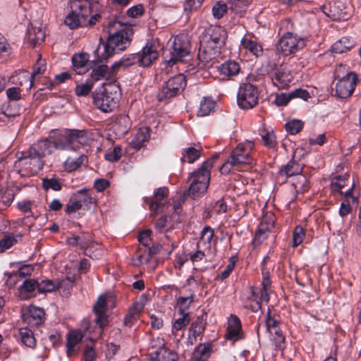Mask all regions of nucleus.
Here are the masks:
<instances>
[{
  "label": "nucleus",
  "instance_id": "338daca9",
  "mask_svg": "<svg viewBox=\"0 0 361 361\" xmlns=\"http://www.w3.org/2000/svg\"><path fill=\"white\" fill-rule=\"evenodd\" d=\"M1 111L8 117H15L19 115V109L12 107L10 103H4L1 106Z\"/></svg>",
  "mask_w": 361,
  "mask_h": 361
},
{
  "label": "nucleus",
  "instance_id": "49530a36",
  "mask_svg": "<svg viewBox=\"0 0 361 361\" xmlns=\"http://www.w3.org/2000/svg\"><path fill=\"white\" fill-rule=\"evenodd\" d=\"M20 336L22 343L29 348H34L36 345V340L33 332L27 329L23 328L20 329Z\"/></svg>",
  "mask_w": 361,
  "mask_h": 361
},
{
  "label": "nucleus",
  "instance_id": "13d9d810",
  "mask_svg": "<svg viewBox=\"0 0 361 361\" xmlns=\"http://www.w3.org/2000/svg\"><path fill=\"white\" fill-rule=\"evenodd\" d=\"M303 127V123L300 120H293L286 124V130L292 135L298 133Z\"/></svg>",
  "mask_w": 361,
  "mask_h": 361
},
{
  "label": "nucleus",
  "instance_id": "f03ea898",
  "mask_svg": "<svg viewBox=\"0 0 361 361\" xmlns=\"http://www.w3.org/2000/svg\"><path fill=\"white\" fill-rule=\"evenodd\" d=\"M109 37L104 46V53L102 58L107 59L113 55L116 51L124 50L130 42V37L133 30L130 27L123 26L118 21H111L106 28Z\"/></svg>",
  "mask_w": 361,
  "mask_h": 361
},
{
  "label": "nucleus",
  "instance_id": "1a4fd4ad",
  "mask_svg": "<svg viewBox=\"0 0 361 361\" xmlns=\"http://www.w3.org/2000/svg\"><path fill=\"white\" fill-rule=\"evenodd\" d=\"M190 41L185 35H179L174 37L171 58L166 61V68L172 67L177 62H183L190 54Z\"/></svg>",
  "mask_w": 361,
  "mask_h": 361
},
{
  "label": "nucleus",
  "instance_id": "c9c22d12",
  "mask_svg": "<svg viewBox=\"0 0 361 361\" xmlns=\"http://www.w3.org/2000/svg\"><path fill=\"white\" fill-rule=\"evenodd\" d=\"M73 65L78 74L84 73L85 67L89 62V54L87 53L75 54L72 58Z\"/></svg>",
  "mask_w": 361,
  "mask_h": 361
},
{
  "label": "nucleus",
  "instance_id": "0eeeda50",
  "mask_svg": "<svg viewBox=\"0 0 361 361\" xmlns=\"http://www.w3.org/2000/svg\"><path fill=\"white\" fill-rule=\"evenodd\" d=\"M115 305V299L111 294H102L99 295L93 306V312L95 314L94 322L99 326L100 330L99 336L102 335L103 329L109 324V316L106 314L108 307L113 308Z\"/></svg>",
  "mask_w": 361,
  "mask_h": 361
},
{
  "label": "nucleus",
  "instance_id": "a878e982",
  "mask_svg": "<svg viewBox=\"0 0 361 361\" xmlns=\"http://www.w3.org/2000/svg\"><path fill=\"white\" fill-rule=\"evenodd\" d=\"M241 324L238 317L231 314L228 321L227 332L226 338L229 340L236 341L241 338Z\"/></svg>",
  "mask_w": 361,
  "mask_h": 361
},
{
  "label": "nucleus",
  "instance_id": "f257e3e1",
  "mask_svg": "<svg viewBox=\"0 0 361 361\" xmlns=\"http://www.w3.org/2000/svg\"><path fill=\"white\" fill-rule=\"evenodd\" d=\"M225 31L220 26H214L207 30L200 39L198 59L203 66L209 68L220 54L224 44Z\"/></svg>",
  "mask_w": 361,
  "mask_h": 361
},
{
  "label": "nucleus",
  "instance_id": "a211bd4d",
  "mask_svg": "<svg viewBox=\"0 0 361 361\" xmlns=\"http://www.w3.org/2000/svg\"><path fill=\"white\" fill-rule=\"evenodd\" d=\"M271 78L273 84L279 89H285L293 81V77L288 67L286 65H281L273 69L271 72Z\"/></svg>",
  "mask_w": 361,
  "mask_h": 361
},
{
  "label": "nucleus",
  "instance_id": "4c0bfd02",
  "mask_svg": "<svg viewBox=\"0 0 361 361\" xmlns=\"http://www.w3.org/2000/svg\"><path fill=\"white\" fill-rule=\"evenodd\" d=\"M114 127L118 134H126L130 128V118L125 114L120 115L116 118Z\"/></svg>",
  "mask_w": 361,
  "mask_h": 361
},
{
  "label": "nucleus",
  "instance_id": "ea45409f",
  "mask_svg": "<svg viewBox=\"0 0 361 361\" xmlns=\"http://www.w3.org/2000/svg\"><path fill=\"white\" fill-rule=\"evenodd\" d=\"M35 289L38 290V282L35 279L25 280L23 285L20 286V297L23 300L29 298L28 294L33 292Z\"/></svg>",
  "mask_w": 361,
  "mask_h": 361
},
{
  "label": "nucleus",
  "instance_id": "4be33fe9",
  "mask_svg": "<svg viewBox=\"0 0 361 361\" xmlns=\"http://www.w3.org/2000/svg\"><path fill=\"white\" fill-rule=\"evenodd\" d=\"M46 71V61L42 59L41 56L38 59L36 63L33 67V71L31 75L27 71H22L19 74V79H22L19 81V85L23 86V85H27L29 88L32 87L33 85V78L35 76L42 74Z\"/></svg>",
  "mask_w": 361,
  "mask_h": 361
},
{
  "label": "nucleus",
  "instance_id": "4d7b16f0",
  "mask_svg": "<svg viewBox=\"0 0 361 361\" xmlns=\"http://www.w3.org/2000/svg\"><path fill=\"white\" fill-rule=\"evenodd\" d=\"M293 180V185L297 192H304L307 190L306 177L300 173Z\"/></svg>",
  "mask_w": 361,
  "mask_h": 361
},
{
  "label": "nucleus",
  "instance_id": "412c9836",
  "mask_svg": "<svg viewBox=\"0 0 361 361\" xmlns=\"http://www.w3.org/2000/svg\"><path fill=\"white\" fill-rule=\"evenodd\" d=\"M217 156L212 157L202 163L201 166L192 173L190 174L192 181L196 183L205 182V185L209 186L210 181V171L214 166V163Z\"/></svg>",
  "mask_w": 361,
  "mask_h": 361
},
{
  "label": "nucleus",
  "instance_id": "f3484780",
  "mask_svg": "<svg viewBox=\"0 0 361 361\" xmlns=\"http://www.w3.org/2000/svg\"><path fill=\"white\" fill-rule=\"evenodd\" d=\"M275 221L276 217L273 212H266L264 213L255 233V244H260L267 238L271 228L274 227Z\"/></svg>",
  "mask_w": 361,
  "mask_h": 361
},
{
  "label": "nucleus",
  "instance_id": "37998d69",
  "mask_svg": "<svg viewBox=\"0 0 361 361\" xmlns=\"http://www.w3.org/2000/svg\"><path fill=\"white\" fill-rule=\"evenodd\" d=\"M87 157L81 154L78 157H69L63 163V166L66 171L68 172L73 171L79 168Z\"/></svg>",
  "mask_w": 361,
  "mask_h": 361
},
{
  "label": "nucleus",
  "instance_id": "4468645a",
  "mask_svg": "<svg viewBox=\"0 0 361 361\" xmlns=\"http://www.w3.org/2000/svg\"><path fill=\"white\" fill-rule=\"evenodd\" d=\"M94 105L104 112H111L118 106V97L116 92L104 90L97 92L93 97Z\"/></svg>",
  "mask_w": 361,
  "mask_h": 361
},
{
  "label": "nucleus",
  "instance_id": "680f3d73",
  "mask_svg": "<svg viewBox=\"0 0 361 361\" xmlns=\"http://www.w3.org/2000/svg\"><path fill=\"white\" fill-rule=\"evenodd\" d=\"M42 185L44 190L51 189L59 191L61 189V185L56 178H44L42 180Z\"/></svg>",
  "mask_w": 361,
  "mask_h": 361
},
{
  "label": "nucleus",
  "instance_id": "cd10ccee",
  "mask_svg": "<svg viewBox=\"0 0 361 361\" xmlns=\"http://www.w3.org/2000/svg\"><path fill=\"white\" fill-rule=\"evenodd\" d=\"M155 255V252H152V249L146 246H140L133 259V264L139 267L144 263H147L151 257Z\"/></svg>",
  "mask_w": 361,
  "mask_h": 361
},
{
  "label": "nucleus",
  "instance_id": "423d86ee",
  "mask_svg": "<svg viewBox=\"0 0 361 361\" xmlns=\"http://www.w3.org/2000/svg\"><path fill=\"white\" fill-rule=\"evenodd\" d=\"M88 142L87 134L84 130H70L59 135L56 140V149H77Z\"/></svg>",
  "mask_w": 361,
  "mask_h": 361
},
{
  "label": "nucleus",
  "instance_id": "39448f33",
  "mask_svg": "<svg viewBox=\"0 0 361 361\" xmlns=\"http://www.w3.org/2000/svg\"><path fill=\"white\" fill-rule=\"evenodd\" d=\"M54 149H56V140L51 142L49 139L40 140L32 145L26 155L25 153L23 152L16 154L17 161L15 162V166L16 167L20 166V163L24 161H25V164H30V163L27 161V159L44 157L50 154Z\"/></svg>",
  "mask_w": 361,
  "mask_h": 361
},
{
  "label": "nucleus",
  "instance_id": "72a5a7b5",
  "mask_svg": "<svg viewBox=\"0 0 361 361\" xmlns=\"http://www.w3.org/2000/svg\"><path fill=\"white\" fill-rule=\"evenodd\" d=\"M149 139V131L148 128L140 129L131 140V146L135 149H140Z\"/></svg>",
  "mask_w": 361,
  "mask_h": 361
},
{
  "label": "nucleus",
  "instance_id": "e433bc0d",
  "mask_svg": "<svg viewBox=\"0 0 361 361\" xmlns=\"http://www.w3.org/2000/svg\"><path fill=\"white\" fill-rule=\"evenodd\" d=\"M208 186L205 182L196 183L192 181L188 190V195L192 199L199 198L202 196L207 190Z\"/></svg>",
  "mask_w": 361,
  "mask_h": 361
},
{
  "label": "nucleus",
  "instance_id": "c756f323",
  "mask_svg": "<svg viewBox=\"0 0 361 361\" xmlns=\"http://www.w3.org/2000/svg\"><path fill=\"white\" fill-rule=\"evenodd\" d=\"M27 38L32 47H36L44 42L45 32L40 27H32L27 31Z\"/></svg>",
  "mask_w": 361,
  "mask_h": 361
},
{
  "label": "nucleus",
  "instance_id": "3c124183",
  "mask_svg": "<svg viewBox=\"0 0 361 361\" xmlns=\"http://www.w3.org/2000/svg\"><path fill=\"white\" fill-rule=\"evenodd\" d=\"M214 105L215 104L213 101L204 98L200 102L197 115L199 116H205L208 115L214 108Z\"/></svg>",
  "mask_w": 361,
  "mask_h": 361
},
{
  "label": "nucleus",
  "instance_id": "bf43d9fd",
  "mask_svg": "<svg viewBox=\"0 0 361 361\" xmlns=\"http://www.w3.org/2000/svg\"><path fill=\"white\" fill-rule=\"evenodd\" d=\"M93 82H86L85 83L78 85L75 87V94L78 97L87 96L91 92Z\"/></svg>",
  "mask_w": 361,
  "mask_h": 361
},
{
  "label": "nucleus",
  "instance_id": "69168bd1",
  "mask_svg": "<svg viewBox=\"0 0 361 361\" xmlns=\"http://www.w3.org/2000/svg\"><path fill=\"white\" fill-rule=\"evenodd\" d=\"M194 300V295H190L189 296L186 297H179L177 303L180 306V311L181 312V314L183 313V311L185 309L188 308L190 305L193 302Z\"/></svg>",
  "mask_w": 361,
  "mask_h": 361
},
{
  "label": "nucleus",
  "instance_id": "c03bdc74",
  "mask_svg": "<svg viewBox=\"0 0 361 361\" xmlns=\"http://www.w3.org/2000/svg\"><path fill=\"white\" fill-rule=\"evenodd\" d=\"M212 353V345L210 343L200 344L194 351V356L197 360L207 359Z\"/></svg>",
  "mask_w": 361,
  "mask_h": 361
},
{
  "label": "nucleus",
  "instance_id": "6e6552de",
  "mask_svg": "<svg viewBox=\"0 0 361 361\" xmlns=\"http://www.w3.org/2000/svg\"><path fill=\"white\" fill-rule=\"evenodd\" d=\"M345 69V66L340 65L335 71L336 78H340L336 85V94L342 99L347 98L353 94L357 82V76L353 72L347 73L344 76L341 75V73Z\"/></svg>",
  "mask_w": 361,
  "mask_h": 361
},
{
  "label": "nucleus",
  "instance_id": "58836bf2",
  "mask_svg": "<svg viewBox=\"0 0 361 361\" xmlns=\"http://www.w3.org/2000/svg\"><path fill=\"white\" fill-rule=\"evenodd\" d=\"M354 46V42L348 37H343L331 46V51L336 54H342L350 50Z\"/></svg>",
  "mask_w": 361,
  "mask_h": 361
},
{
  "label": "nucleus",
  "instance_id": "ddd939ff",
  "mask_svg": "<svg viewBox=\"0 0 361 361\" xmlns=\"http://www.w3.org/2000/svg\"><path fill=\"white\" fill-rule=\"evenodd\" d=\"M95 200L90 195L87 190L82 189L71 197L66 205V212L71 214L79 209H88L91 204H94Z\"/></svg>",
  "mask_w": 361,
  "mask_h": 361
},
{
  "label": "nucleus",
  "instance_id": "6ab92c4d",
  "mask_svg": "<svg viewBox=\"0 0 361 361\" xmlns=\"http://www.w3.org/2000/svg\"><path fill=\"white\" fill-rule=\"evenodd\" d=\"M22 318L30 326H37L44 322L45 312L41 307L30 305L23 310Z\"/></svg>",
  "mask_w": 361,
  "mask_h": 361
},
{
  "label": "nucleus",
  "instance_id": "052dcab7",
  "mask_svg": "<svg viewBox=\"0 0 361 361\" xmlns=\"http://www.w3.org/2000/svg\"><path fill=\"white\" fill-rule=\"evenodd\" d=\"M228 10L227 5L222 2H216L212 8V13L214 18L220 19Z\"/></svg>",
  "mask_w": 361,
  "mask_h": 361
},
{
  "label": "nucleus",
  "instance_id": "603ef678",
  "mask_svg": "<svg viewBox=\"0 0 361 361\" xmlns=\"http://www.w3.org/2000/svg\"><path fill=\"white\" fill-rule=\"evenodd\" d=\"M252 0H231L230 8L236 13H241L245 11L247 6L251 3Z\"/></svg>",
  "mask_w": 361,
  "mask_h": 361
},
{
  "label": "nucleus",
  "instance_id": "b1692460",
  "mask_svg": "<svg viewBox=\"0 0 361 361\" xmlns=\"http://www.w3.org/2000/svg\"><path fill=\"white\" fill-rule=\"evenodd\" d=\"M168 194V188L165 187L158 188L154 192L152 201L149 203V209L156 214L162 212L164 207L168 205L165 200Z\"/></svg>",
  "mask_w": 361,
  "mask_h": 361
},
{
  "label": "nucleus",
  "instance_id": "393cba45",
  "mask_svg": "<svg viewBox=\"0 0 361 361\" xmlns=\"http://www.w3.org/2000/svg\"><path fill=\"white\" fill-rule=\"evenodd\" d=\"M116 73L115 69H113V65L111 68L106 65L100 64L96 65L92 68L90 73L92 82H97L101 80H110Z\"/></svg>",
  "mask_w": 361,
  "mask_h": 361
},
{
  "label": "nucleus",
  "instance_id": "a19ab883",
  "mask_svg": "<svg viewBox=\"0 0 361 361\" xmlns=\"http://www.w3.org/2000/svg\"><path fill=\"white\" fill-rule=\"evenodd\" d=\"M83 335L78 331L70 332L67 337L66 350L68 356L74 350L75 345L82 339Z\"/></svg>",
  "mask_w": 361,
  "mask_h": 361
},
{
  "label": "nucleus",
  "instance_id": "20e7f679",
  "mask_svg": "<svg viewBox=\"0 0 361 361\" xmlns=\"http://www.w3.org/2000/svg\"><path fill=\"white\" fill-rule=\"evenodd\" d=\"M71 8V13L65 19L66 25L71 29L87 26L85 17L92 13L90 2L88 0H73Z\"/></svg>",
  "mask_w": 361,
  "mask_h": 361
},
{
  "label": "nucleus",
  "instance_id": "bb28decb",
  "mask_svg": "<svg viewBox=\"0 0 361 361\" xmlns=\"http://www.w3.org/2000/svg\"><path fill=\"white\" fill-rule=\"evenodd\" d=\"M149 355L152 361H176L178 357L176 352L165 347L153 350Z\"/></svg>",
  "mask_w": 361,
  "mask_h": 361
},
{
  "label": "nucleus",
  "instance_id": "aec40b11",
  "mask_svg": "<svg viewBox=\"0 0 361 361\" xmlns=\"http://www.w3.org/2000/svg\"><path fill=\"white\" fill-rule=\"evenodd\" d=\"M322 9L326 16L334 20H346L350 16V13L340 1L335 2L333 5L323 6Z\"/></svg>",
  "mask_w": 361,
  "mask_h": 361
},
{
  "label": "nucleus",
  "instance_id": "dca6fc26",
  "mask_svg": "<svg viewBox=\"0 0 361 361\" xmlns=\"http://www.w3.org/2000/svg\"><path fill=\"white\" fill-rule=\"evenodd\" d=\"M67 243L70 245H79L81 249L84 250L85 255L91 258H99L101 255V245L90 242L85 238L73 236L67 238Z\"/></svg>",
  "mask_w": 361,
  "mask_h": 361
},
{
  "label": "nucleus",
  "instance_id": "7c9ffc66",
  "mask_svg": "<svg viewBox=\"0 0 361 361\" xmlns=\"http://www.w3.org/2000/svg\"><path fill=\"white\" fill-rule=\"evenodd\" d=\"M143 308L144 307L142 303L134 302L124 318V324L130 326L138 319Z\"/></svg>",
  "mask_w": 361,
  "mask_h": 361
},
{
  "label": "nucleus",
  "instance_id": "09e8293b",
  "mask_svg": "<svg viewBox=\"0 0 361 361\" xmlns=\"http://www.w3.org/2000/svg\"><path fill=\"white\" fill-rule=\"evenodd\" d=\"M302 171V169L299 164L294 161H290L286 166L280 169V173L287 176L299 175Z\"/></svg>",
  "mask_w": 361,
  "mask_h": 361
},
{
  "label": "nucleus",
  "instance_id": "e2e57ef3",
  "mask_svg": "<svg viewBox=\"0 0 361 361\" xmlns=\"http://www.w3.org/2000/svg\"><path fill=\"white\" fill-rule=\"evenodd\" d=\"M305 232L302 226H297L293 235V247L298 246L303 240Z\"/></svg>",
  "mask_w": 361,
  "mask_h": 361
},
{
  "label": "nucleus",
  "instance_id": "f704fd0d",
  "mask_svg": "<svg viewBox=\"0 0 361 361\" xmlns=\"http://www.w3.org/2000/svg\"><path fill=\"white\" fill-rule=\"evenodd\" d=\"M202 147L195 148L194 147H189L185 148L182 151L181 162L192 164L200 157Z\"/></svg>",
  "mask_w": 361,
  "mask_h": 361
},
{
  "label": "nucleus",
  "instance_id": "473e14b6",
  "mask_svg": "<svg viewBox=\"0 0 361 361\" xmlns=\"http://www.w3.org/2000/svg\"><path fill=\"white\" fill-rule=\"evenodd\" d=\"M268 289L264 288H257L255 287H251L250 290L252 293V297L254 298L253 300H256L255 305H252V308L254 311L259 309L261 307V302L265 301L268 302L269 300V295L267 291Z\"/></svg>",
  "mask_w": 361,
  "mask_h": 361
},
{
  "label": "nucleus",
  "instance_id": "6e6d98bb",
  "mask_svg": "<svg viewBox=\"0 0 361 361\" xmlns=\"http://www.w3.org/2000/svg\"><path fill=\"white\" fill-rule=\"evenodd\" d=\"M262 139L264 145L269 148L274 147L276 145V137L273 131H267L263 130L262 133Z\"/></svg>",
  "mask_w": 361,
  "mask_h": 361
},
{
  "label": "nucleus",
  "instance_id": "5fc2aeb1",
  "mask_svg": "<svg viewBox=\"0 0 361 361\" xmlns=\"http://www.w3.org/2000/svg\"><path fill=\"white\" fill-rule=\"evenodd\" d=\"M279 323V316L271 314V310L269 309L266 318V326L269 332H272L273 329H277Z\"/></svg>",
  "mask_w": 361,
  "mask_h": 361
},
{
  "label": "nucleus",
  "instance_id": "7ed1b4c3",
  "mask_svg": "<svg viewBox=\"0 0 361 361\" xmlns=\"http://www.w3.org/2000/svg\"><path fill=\"white\" fill-rule=\"evenodd\" d=\"M254 147V143L249 140L238 144L231 152L228 161L221 166V172L228 173L232 169L242 170L244 166L251 165L253 159L250 153Z\"/></svg>",
  "mask_w": 361,
  "mask_h": 361
},
{
  "label": "nucleus",
  "instance_id": "f8f14e48",
  "mask_svg": "<svg viewBox=\"0 0 361 361\" xmlns=\"http://www.w3.org/2000/svg\"><path fill=\"white\" fill-rule=\"evenodd\" d=\"M305 46V40L302 38L287 32L279 39L276 44V49L286 56H288L298 51Z\"/></svg>",
  "mask_w": 361,
  "mask_h": 361
},
{
  "label": "nucleus",
  "instance_id": "c85d7f7f",
  "mask_svg": "<svg viewBox=\"0 0 361 361\" xmlns=\"http://www.w3.org/2000/svg\"><path fill=\"white\" fill-rule=\"evenodd\" d=\"M214 235V231L209 226H206L203 228L200 233V237L197 243V245L202 247L203 250H211V243Z\"/></svg>",
  "mask_w": 361,
  "mask_h": 361
},
{
  "label": "nucleus",
  "instance_id": "8fccbe9b",
  "mask_svg": "<svg viewBox=\"0 0 361 361\" xmlns=\"http://www.w3.org/2000/svg\"><path fill=\"white\" fill-rule=\"evenodd\" d=\"M61 287V283L56 284L51 280H43L40 283L38 282L39 293L51 292Z\"/></svg>",
  "mask_w": 361,
  "mask_h": 361
},
{
  "label": "nucleus",
  "instance_id": "774afa93",
  "mask_svg": "<svg viewBox=\"0 0 361 361\" xmlns=\"http://www.w3.org/2000/svg\"><path fill=\"white\" fill-rule=\"evenodd\" d=\"M121 147L119 146H116L114 148L113 151L109 152L105 154V158L106 160L110 161H116L121 158Z\"/></svg>",
  "mask_w": 361,
  "mask_h": 361
},
{
  "label": "nucleus",
  "instance_id": "9d476101",
  "mask_svg": "<svg viewBox=\"0 0 361 361\" xmlns=\"http://www.w3.org/2000/svg\"><path fill=\"white\" fill-rule=\"evenodd\" d=\"M259 99V92L256 86L250 83L242 84L238 92L237 102L243 109H252Z\"/></svg>",
  "mask_w": 361,
  "mask_h": 361
},
{
  "label": "nucleus",
  "instance_id": "864d4df0",
  "mask_svg": "<svg viewBox=\"0 0 361 361\" xmlns=\"http://www.w3.org/2000/svg\"><path fill=\"white\" fill-rule=\"evenodd\" d=\"M209 252V250H203L202 247H200V245H197L196 251L190 254V259L192 262V263L202 262L204 259H205L207 254H208Z\"/></svg>",
  "mask_w": 361,
  "mask_h": 361
},
{
  "label": "nucleus",
  "instance_id": "2f4dec72",
  "mask_svg": "<svg viewBox=\"0 0 361 361\" xmlns=\"http://www.w3.org/2000/svg\"><path fill=\"white\" fill-rule=\"evenodd\" d=\"M240 68L238 63L235 61H228L219 67L220 73L228 78L235 76L240 72Z\"/></svg>",
  "mask_w": 361,
  "mask_h": 361
},
{
  "label": "nucleus",
  "instance_id": "79ce46f5",
  "mask_svg": "<svg viewBox=\"0 0 361 361\" xmlns=\"http://www.w3.org/2000/svg\"><path fill=\"white\" fill-rule=\"evenodd\" d=\"M241 43L245 49L249 50L256 56H258L262 53V46L255 40L245 37L242 39Z\"/></svg>",
  "mask_w": 361,
  "mask_h": 361
},
{
  "label": "nucleus",
  "instance_id": "0e129e2a",
  "mask_svg": "<svg viewBox=\"0 0 361 361\" xmlns=\"http://www.w3.org/2000/svg\"><path fill=\"white\" fill-rule=\"evenodd\" d=\"M17 240L13 236L6 235L0 240V252H4L7 249L12 247Z\"/></svg>",
  "mask_w": 361,
  "mask_h": 361
},
{
  "label": "nucleus",
  "instance_id": "9b49d317",
  "mask_svg": "<svg viewBox=\"0 0 361 361\" xmlns=\"http://www.w3.org/2000/svg\"><path fill=\"white\" fill-rule=\"evenodd\" d=\"M186 85V80L183 74H178L168 80L158 94L159 102L171 99L178 94Z\"/></svg>",
  "mask_w": 361,
  "mask_h": 361
},
{
  "label": "nucleus",
  "instance_id": "5701e85b",
  "mask_svg": "<svg viewBox=\"0 0 361 361\" xmlns=\"http://www.w3.org/2000/svg\"><path fill=\"white\" fill-rule=\"evenodd\" d=\"M137 55L140 66L147 67L157 59L159 54L154 44L152 42H147L142 52L137 53Z\"/></svg>",
  "mask_w": 361,
  "mask_h": 361
},
{
  "label": "nucleus",
  "instance_id": "de8ad7c7",
  "mask_svg": "<svg viewBox=\"0 0 361 361\" xmlns=\"http://www.w3.org/2000/svg\"><path fill=\"white\" fill-rule=\"evenodd\" d=\"M205 329V322L202 317H197V319L192 323L189 329V337L192 336L195 340L197 336L202 334Z\"/></svg>",
  "mask_w": 361,
  "mask_h": 361
},
{
  "label": "nucleus",
  "instance_id": "a18cd8bd",
  "mask_svg": "<svg viewBox=\"0 0 361 361\" xmlns=\"http://www.w3.org/2000/svg\"><path fill=\"white\" fill-rule=\"evenodd\" d=\"M137 54H133L127 56L123 57L121 60L115 62L113 64V69H115L116 73L121 67L128 68L132 65L139 63L138 59H137Z\"/></svg>",
  "mask_w": 361,
  "mask_h": 361
},
{
  "label": "nucleus",
  "instance_id": "2eb2a0df",
  "mask_svg": "<svg viewBox=\"0 0 361 361\" xmlns=\"http://www.w3.org/2000/svg\"><path fill=\"white\" fill-rule=\"evenodd\" d=\"M354 186V183L349 179V176H338L332 179L330 188L332 192H338L341 195H344L346 200L351 198L353 202H355L357 201V197L353 195Z\"/></svg>",
  "mask_w": 361,
  "mask_h": 361
}]
</instances>
